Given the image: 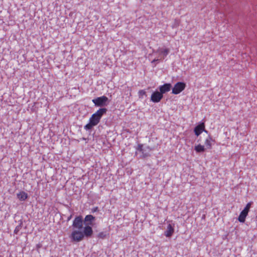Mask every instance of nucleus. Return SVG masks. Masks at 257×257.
<instances>
[{"label": "nucleus", "mask_w": 257, "mask_h": 257, "mask_svg": "<svg viewBox=\"0 0 257 257\" xmlns=\"http://www.w3.org/2000/svg\"><path fill=\"white\" fill-rule=\"evenodd\" d=\"M83 224L82 216L81 215L76 216L72 225L74 229L70 235V238L72 241L80 242L83 239L84 236L90 237L92 235L93 233L92 227L89 225L86 226L82 231Z\"/></svg>", "instance_id": "f257e3e1"}, {"label": "nucleus", "mask_w": 257, "mask_h": 257, "mask_svg": "<svg viewBox=\"0 0 257 257\" xmlns=\"http://www.w3.org/2000/svg\"><path fill=\"white\" fill-rule=\"evenodd\" d=\"M106 108H101L97 110L89 118V122L84 126V129L90 130L93 126L97 125L99 123L102 116L106 113Z\"/></svg>", "instance_id": "f03ea898"}, {"label": "nucleus", "mask_w": 257, "mask_h": 257, "mask_svg": "<svg viewBox=\"0 0 257 257\" xmlns=\"http://www.w3.org/2000/svg\"><path fill=\"white\" fill-rule=\"evenodd\" d=\"M169 52L170 49L169 48L166 47H159L155 52V53L158 54V58L153 60L152 61V63L163 60L169 54Z\"/></svg>", "instance_id": "7ed1b4c3"}, {"label": "nucleus", "mask_w": 257, "mask_h": 257, "mask_svg": "<svg viewBox=\"0 0 257 257\" xmlns=\"http://www.w3.org/2000/svg\"><path fill=\"white\" fill-rule=\"evenodd\" d=\"M185 87L186 84L184 82H178L174 85L172 93L174 94H178L183 91Z\"/></svg>", "instance_id": "20e7f679"}, {"label": "nucleus", "mask_w": 257, "mask_h": 257, "mask_svg": "<svg viewBox=\"0 0 257 257\" xmlns=\"http://www.w3.org/2000/svg\"><path fill=\"white\" fill-rule=\"evenodd\" d=\"M108 98L105 96H102L92 99V102L96 106H102L106 104Z\"/></svg>", "instance_id": "39448f33"}, {"label": "nucleus", "mask_w": 257, "mask_h": 257, "mask_svg": "<svg viewBox=\"0 0 257 257\" xmlns=\"http://www.w3.org/2000/svg\"><path fill=\"white\" fill-rule=\"evenodd\" d=\"M194 133L196 136H199L203 132L207 133V131L205 130V124L204 122H201L197 125L194 128Z\"/></svg>", "instance_id": "423d86ee"}, {"label": "nucleus", "mask_w": 257, "mask_h": 257, "mask_svg": "<svg viewBox=\"0 0 257 257\" xmlns=\"http://www.w3.org/2000/svg\"><path fill=\"white\" fill-rule=\"evenodd\" d=\"M163 95L159 91H155L153 92L151 97V100L153 102H159L162 99Z\"/></svg>", "instance_id": "0eeeda50"}, {"label": "nucleus", "mask_w": 257, "mask_h": 257, "mask_svg": "<svg viewBox=\"0 0 257 257\" xmlns=\"http://www.w3.org/2000/svg\"><path fill=\"white\" fill-rule=\"evenodd\" d=\"M215 142V140L213 139L210 136H208L204 141V145L207 149H211L212 147L213 143Z\"/></svg>", "instance_id": "6e6552de"}, {"label": "nucleus", "mask_w": 257, "mask_h": 257, "mask_svg": "<svg viewBox=\"0 0 257 257\" xmlns=\"http://www.w3.org/2000/svg\"><path fill=\"white\" fill-rule=\"evenodd\" d=\"M174 232V225L169 224L167 225V230L165 231V235L167 237H171Z\"/></svg>", "instance_id": "1a4fd4ad"}, {"label": "nucleus", "mask_w": 257, "mask_h": 257, "mask_svg": "<svg viewBox=\"0 0 257 257\" xmlns=\"http://www.w3.org/2000/svg\"><path fill=\"white\" fill-rule=\"evenodd\" d=\"M171 88V84L170 83H165L161 85L159 87L160 92L163 95L167 92H169Z\"/></svg>", "instance_id": "9d476101"}, {"label": "nucleus", "mask_w": 257, "mask_h": 257, "mask_svg": "<svg viewBox=\"0 0 257 257\" xmlns=\"http://www.w3.org/2000/svg\"><path fill=\"white\" fill-rule=\"evenodd\" d=\"M248 213L242 210L238 218V220L240 222L243 223L245 220V218L247 216Z\"/></svg>", "instance_id": "9b49d317"}, {"label": "nucleus", "mask_w": 257, "mask_h": 257, "mask_svg": "<svg viewBox=\"0 0 257 257\" xmlns=\"http://www.w3.org/2000/svg\"><path fill=\"white\" fill-rule=\"evenodd\" d=\"M17 197L21 201H25L28 198V194L24 191H21L17 194Z\"/></svg>", "instance_id": "f8f14e48"}, {"label": "nucleus", "mask_w": 257, "mask_h": 257, "mask_svg": "<svg viewBox=\"0 0 257 257\" xmlns=\"http://www.w3.org/2000/svg\"><path fill=\"white\" fill-rule=\"evenodd\" d=\"M205 146L199 144L195 147V150L197 153L203 152L205 151Z\"/></svg>", "instance_id": "ddd939ff"}, {"label": "nucleus", "mask_w": 257, "mask_h": 257, "mask_svg": "<svg viewBox=\"0 0 257 257\" xmlns=\"http://www.w3.org/2000/svg\"><path fill=\"white\" fill-rule=\"evenodd\" d=\"M95 219V217L92 215H87L84 218V221L86 222H89L90 223H88V225L91 224V222L93 221Z\"/></svg>", "instance_id": "4468645a"}, {"label": "nucleus", "mask_w": 257, "mask_h": 257, "mask_svg": "<svg viewBox=\"0 0 257 257\" xmlns=\"http://www.w3.org/2000/svg\"><path fill=\"white\" fill-rule=\"evenodd\" d=\"M137 150L142 152V154H143L144 157H146L149 156L148 154H145V153L144 152L143 144H139L138 145V147H137Z\"/></svg>", "instance_id": "2eb2a0df"}, {"label": "nucleus", "mask_w": 257, "mask_h": 257, "mask_svg": "<svg viewBox=\"0 0 257 257\" xmlns=\"http://www.w3.org/2000/svg\"><path fill=\"white\" fill-rule=\"evenodd\" d=\"M22 227V222H21L19 225H18L15 228L14 232L15 234H17L19 233L20 230Z\"/></svg>", "instance_id": "dca6fc26"}, {"label": "nucleus", "mask_w": 257, "mask_h": 257, "mask_svg": "<svg viewBox=\"0 0 257 257\" xmlns=\"http://www.w3.org/2000/svg\"><path fill=\"white\" fill-rule=\"evenodd\" d=\"M107 234L105 232H100L97 234V237L101 239H104L106 237Z\"/></svg>", "instance_id": "f3484780"}, {"label": "nucleus", "mask_w": 257, "mask_h": 257, "mask_svg": "<svg viewBox=\"0 0 257 257\" xmlns=\"http://www.w3.org/2000/svg\"><path fill=\"white\" fill-rule=\"evenodd\" d=\"M250 206H251V203H248L245 207H244V208L243 209V211L248 213L249 211V209L250 208Z\"/></svg>", "instance_id": "a211bd4d"}, {"label": "nucleus", "mask_w": 257, "mask_h": 257, "mask_svg": "<svg viewBox=\"0 0 257 257\" xmlns=\"http://www.w3.org/2000/svg\"><path fill=\"white\" fill-rule=\"evenodd\" d=\"M138 93H139V97L142 98L144 95H146V91L144 90H140L139 91Z\"/></svg>", "instance_id": "6ab92c4d"}, {"label": "nucleus", "mask_w": 257, "mask_h": 257, "mask_svg": "<svg viewBox=\"0 0 257 257\" xmlns=\"http://www.w3.org/2000/svg\"><path fill=\"white\" fill-rule=\"evenodd\" d=\"M72 217V215H71L69 217H68V220H69Z\"/></svg>", "instance_id": "aec40b11"}, {"label": "nucleus", "mask_w": 257, "mask_h": 257, "mask_svg": "<svg viewBox=\"0 0 257 257\" xmlns=\"http://www.w3.org/2000/svg\"><path fill=\"white\" fill-rule=\"evenodd\" d=\"M97 207H96L94 209V211H95L97 210Z\"/></svg>", "instance_id": "412c9836"}]
</instances>
